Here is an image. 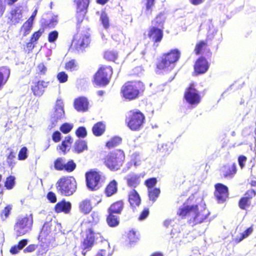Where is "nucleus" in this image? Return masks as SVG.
<instances>
[{"label": "nucleus", "instance_id": "nucleus-56", "mask_svg": "<svg viewBox=\"0 0 256 256\" xmlns=\"http://www.w3.org/2000/svg\"><path fill=\"white\" fill-rule=\"evenodd\" d=\"M64 115V112L63 107L59 106L54 111V117L56 120H59L62 118Z\"/></svg>", "mask_w": 256, "mask_h": 256}, {"label": "nucleus", "instance_id": "nucleus-63", "mask_svg": "<svg viewBox=\"0 0 256 256\" xmlns=\"http://www.w3.org/2000/svg\"><path fill=\"white\" fill-rule=\"evenodd\" d=\"M47 198L52 203H54L56 202V197L54 192H50L46 196Z\"/></svg>", "mask_w": 256, "mask_h": 256}, {"label": "nucleus", "instance_id": "nucleus-37", "mask_svg": "<svg viewBox=\"0 0 256 256\" xmlns=\"http://www.w3.org/2000/svg\"><path fill=\"white\" fill-rule=\"evenodd\" d=\"M106 216V222L110 227H116L119 224L120 221L118 217L115 215V214L108 212Z\"/></svg>", "mask_w": 256, "mask_h": 256}, {"label": "nucleus", "instance_id": "nucleus-52", "mask_svg": "<svg viewBox=\"0 0 256 256\" xmlns=\"http://www.w3.org/2000/svg\"><path fill=\"white\" fill-rule=\"evenodd\" d=\"M157 178H150L146 179L144 182V185L148 189L154 188V186L157 183Z\"/></svg>", "mask_w": 256, "mask_h": 256}, {"label": "nucleus", "instance_id": "nucleus-53", "mask_svg": "<svg viewBox=\"0 0 256 256\" xmlns=\"http://www.w3.org/2000/svg\"><path fill=\"white\" fill-rule=\"evenodd\" d=\"M75 134L78 138H84L87 136V132L84 126L78 127L76 130Z\"/></svg>", "mask_w": 256, "mask_h": 256}, {"label": "nucleus", "instance_id": "nucleus-59", "mask_svg": "<svg viewBox=\"0 0 256 256\" xmlns=\"http://www.w3.org/2000/svg\"><path fill=\"white\" fill-rule=\"evenodd\" d=\"M58 33L56 30H53L48 34V41L50 42H54L58 38Z\"/></svg>", "mask_w": 256, "mask_h": 256}, {"label": "nucleus", "instance_id": "nucleus-54", "mask_svg": "<svg viewBox=\"0 0 256 256\" xmlns=\"http://www.w3.org/2000/svg\"><path fill=\"white\" fill-rule=\"evenodd\" d=\"M100 20L104 28L108 29L110 27L109 18L105 13H102L100 16Z\"/></svg>", "mask_w": 256, "mask_h": 256}, {"label": "nucleus", "instance_id": "nucleus-5", "mask_svg": "<svg viewBox=\"0 0 256 256\" xmlns=\"http://www.w3.org/2000/svg\"><path fill=\"white\" fill-rule=\"evenodd\" d=\"M145 120L144 114L138 109L129 110L125 118L127 126L132 131H138L142 129Z\"/></svg>", "mask_w": 256, "mask_h": 256}, {"label": "nucleus", "instance_id": "nucleus-44", "mask_svg": "<svg viewBox=\"0 0 256 256\" xmlns=\"http://www.w3.org/2000/svg\"><path fill=\"white\" fill-rule=\"evenodd\" d=\"M33 24L26 21L20 28V32H22V36H26L28 34L32 29Z\"/></svg>", "mask_w": 256, "mask_h": 256}, {"label": "nucleus", "instance_id": "nucleus-31", "mask_svg": "<svg viewBox=\"0 0 256 256\" xmlns=\"http://www.w3.org/2000/svg\"><path fill=\"white\" fill-rule=\"evenodd\" d=\"M118 192V182L115 180L110 182L106 185L104 192L107 197H110Z\"/></svg>", "mask_w": 256, "mask_h": 256}, {"label": "nucleus", "instance_id": "nucleus-38", "mask_svg": "<svg viewBox=\"0 0 256 256\" xmlns=\"http://www.w3.org/2000/svg\"><path fill=\"white\" fill-rule=\"evenodd\" d=\"M253 232L252 226H250L246 228L243 232L240 234V237H236L232 239V241L236 244H238L243 240L248 237Z\"/></svg>", "mask_w": 256, "mask_h": 256}, {"label": "nucleus", "instance_id": "nucleus-47", "mask_svg": "<svg viewBox=\"0 0 256 256\" xmlns=\"http://www.w3.org/2000/svg\"><path fill=\"white\" fill-rule=\"evenodd\" d=\"M104 58L108 61L114 62L118 57V53L114 50H106L104 55Z\"/></svg>", "mask_w": 256, "mask_h": 256}, {"label": "nucleus", "instance_id": "nucleus-61", "mask_svg": "<svg viewBox=\"0 0 256 256\" xmlns=\"http://www.w3.org/2000/svg\"><path fill=\"white\" fill-rule=\"evenodd\" d=\"M156 0H146V10L149 12L150 14H151L152 11V7L154 4Z\"/></svg>", "mask_w": 256, "mask_h": 256}, {"label": "nucleus", "instance_id": "nucleus-64", "mask_svg": "<svg viewBox=\"0 0 256 256\" xmlns=\"http://www.w3.org/2000/svg\"><path fill=\"white\" fill-rule=\"evenodd\" d=\"M92 220L90 222L94 224H96L100 220V216L98 212H93L90 215Z\"/></svg>", "mask_w": 256, "mask_h": 256}, {"label": "nucleus", "instance_id": "nucleus-45", "mask_svg": "<svg viewBox=\"0 0 256 256\" xmlns=\"http://www.w3.org/2000/svg\"><path fill=\"white\" fill-rule=\"evenodd\" d=\"M64 160L61 158L58 157L56 158L54 162V168L58 171L64 170Z\"/></svg>", "mask_w": 256, "mask_h": 256}, {"label": "nucleus", "instance_id": "nucleus-33", "mask_svg": "<svg viewBox=\"0 0 256 256\" xmlns=\"http://www.w3.org/2000/svg\"><path fill=\"white\" fill-rule=\"evenodd\" d=\"M80 212L84 214H88L92 208L91 202L88 199L82 200L78 204Z\"/></svg>", "mask_w": 256, "mask_h": 256}, {"label": "nucleus", "instance_id": "nucleus-58", "mask_svg": "<svg viewBox=\"0 0 256 256\" xmlns=\"http://www.w3.org/2000/svg\"><path fill=\"white\" fill-rule=\"evenodd\" d=\"M111 254L110 248L108 246L105 249L100 250L95 256H110Z\"/></svg>", "mask_w": 256, "mask_h": 256}, {"label": "nucleus", "instance_id": "nucleus-24", "mask_svg": "<svg viewBox=\"0 0 256 256\" xmlns=\"http://www.w3.org/2000/svg\"><path fill=\"white\" fill-rule=\"evenodd\" d=\"M50 232V226L48 222L44 223L38 236V239L39 242L43 244H47L48 242V237L49 236Z\"/></svg>", "mask_w": 256, "mask_h": 256}, {"label": "nucleus", "instance_id": "nucleus-41", "mask_svg": "<svg viewBox=\"0 0 256 256\" xmlns=\"http://www.w3.org/2000/svg\"><path fill=\"white\" fill-rule=\"evenodd\" d=\"M160 193V190L158 188L148 189V194L149 200L152 202H155L158 198Z\"/></svg>", "mask_w": 256, "mask_h": 256}, {"label": "nucleus", "instance_id": "nucleus-11", "mask_svg": "<svg viewBox=\"0 0 256 256\" xmlns=\"http://www.w3.org/2000/svg\"><path fill=\"white\" fill-rule=\"evenodd\" d=\"M90 0H73L76 7V18L78 28L83 21L90 3Z\"/></svg>", "mask_w": 256, "mask_h": 256}, {"label": "nucleus", "instance_id": "nucleus-12", "mask_svg": "<svg viewBox=\"0 0 256 256\" xmlns=\"http://www.w3.org/2000/svg\"><path fill=\"white\" fill-rule=\"evenodd\" d=\"M184 98L186 102L192 106L198 105L201 100V97L197 90L194 88V84L190 83L185 90Z\"/></svg>", "mask_w": 256, "mask_h": 256}, {"label": "nucleus", "instance_id": "nucleus-42", "mask_svg": "<svg viewBox=\"0 0 256 256\" xmlns=\"http://www.w3.org/2000/svg\"><path fill=\"white\" fill-rule=\"evenodd\" d=\"M12 209V204H7L0 212V218L2 220H6L10 216Z\"/></svg>", "mask_w": 256, "mask_h": 256}, {"label": "nucleus", "instance_id": "nucleus-30", "mask_svg": "<svg viewBox=\"0 0 256 256\" xmlns=\"http://www.w3.org/2000/svg\"><path fill=\"white\" fill-rule=\"evenodd\" d=\"M22 14L18 8L11 10L10 16L8 17L9 22L10 24H16L22 20Z\"/></svg>", "mask_w": 256, "mask_h": 256}, {"label": "nucleus", "instance_id": "nucleus-16", "mask_svg": "<svg viewBox=\"0 0 256 256\" xmlns=\"http://www.w3.org/2000/svg\"><path fill=\"white\" fill-rule=\"evenodd\" d=\"M194 52L196 55L205 56L210 58L212 54V52L209 48L208 40H200L196 44L194 48Z\"/></svg>", "mask_w": 256, "mask_h": 256}, {"label": "nucleus", "instance_id": "nucleus-43", "mask_svg": "<svg viewBox=\"0 0 256 256\" xmlns=\"http://www.w3.org/2000/svg\"><path fill=\"white\" fill-rule=\"evenodd\" d=\"M138 236V234L134 230H130L127 234V237L129 244H132L137 242L139 240Z\"/></svg>", "mask_w": 256, "mask_h": 256}, {"label": "nucleus", "instance_id": "nucleus-27", "mask_svg": "<svg viewBox=\"0 0 256 256\" xmlns=\"http://www.w3.org/2000/svg\"><path fill=\"white\" fill-rule=\"evenodd\" d=\"M10 71L9 68L6 66L0 67V90L8 82Z\"/></svg>", "mask_w": 256, "mask_h": 256}, {"label": "nucleus", "instance_id": "nucleus-6", "mask_svg": "<svg viewBox=\"0 0 256 256\" xmlns=\"http://www.w3.org/2000/svg\"><path fill=\"white\" fill-rule=\"evenodd\" d=\"M56 188L62 195L71 196L76 192L77 188L76 180L72 176H62L57 182Z\"/></svg>", "mask_w": 256, "mask_h": 256}, {"label": "nucleus", "instance_id": "nucleus-48", "mask_svg": "<svg viewBox=\"0 0 256 256\" xmlns=\"http://www.w3.org/2000/svg\"><path fill=\"white\" fill-rule=\"evenodd\" d=\"M48 68L43 62L38 64L36 68V76H40L45 75L47 72Z\"/></svg>", "mask_w": 256, "mask_h": 256}, {"label": "nucleus", "instance_id": "nucleus-35", "mask_svg": "<svg viewBox=\"0 0 256 256\" xmlns=\"http://www.w3.org/2000/svg\"><path fill=\"white\" fill-rule=\"evenodd\" d=\"M105 130L106 126L102 122L95 124L92 128V133L96 136H102Z\"/></svg>", "mask_w": 256, "mask_h": 256}, {"label": "nucleus", "instance_id": "nucleus-9", "mask_svg": "<svg viewBox=\"0 0 256 256\" xmlns=\"http://www.w3.org/2000/svg\"><path fill=\"white\" fill-rule=\"evenodd\" d=\"M30 89L32 94L36 97H40L45 92L46 89L50 84V82L40 79L35 76L30 82Z\"/></svg>", "mask_w": 256, "mask_h": 256}, {"label": "nucleus", "instance_id": "nucleus-57", "mask_svg": "<svg viewBox=\"0 0 256 256\" xmlns=\"http://www.w3.org/2000/svg\"><path fill=\"white\" fill-rule=\"evenodd\" d=\"M57 79L60 83H64L68 81V76L64 72H61L58 74Z\"/></svg>", "mask_w": 256, "mask_h": 256}, {"label": "nucleus", "instance_id": "nucleus-55", "mask_svg": "<svg viewBox=\"0 0 256 256\" xmlns=\"http://www.w3.org/2000/svg\"><path fill=\"white\" fill-rule=\"evenodd\" d=\"M73 126L68 123H64L60 128V130L64 134H66L72 130Z\"/></svg>", "mask_w": 256, "mask_h": 256}, {"label": "nucleus", "instance_id": "nucleus-29", "mask_svg": "<svg viewBox=\"0 0 256 256\" xmlns=\"http://www.w3.org/2000/svg\"><path fill=\"white\" fill-rule=\"evenodd\" d=\"M140 176L138 174L132 173L129 174L127 177L125 178V180L126 181L128 186L134 189L140 183Z\"/></svg>", "mask_w": 256, "mask_h": 256}, {"label": "nucleus", "instance_id": "nucleus-51", "mask_svg": "<svg viewBox=\"0 0 256 256\" xmlns=\"http://www.w3.org/2000/svg\"><path fill=\"white\" fill-rule=\"evenodd\" d=\"M28 150L26 146L22 147L18 153V158L19 160H26L28 157Z\"/></svg>", "mask_w": 256, "mask_h": 256}, {"label": "nucleus", "instance_id": "nucleus-28", "mask_svg": "<svg viewBox=\"0 0 256 256\" xmlns=\"http://www.w3.org/2000/svg\"><path fill=\"white\" fill-rule=\"evenodd\" d=\"M88 150L87 142L84 140H78L74 143L72 152L76 154H80Z\"/></svg>", "mask_w": 256, "mask_h": 256}, {"label": "nucleus", "instance_id": "nucleus-32", "mask_svg": "<svg viewBox=\"0 0 256 256\" xmlns=\"http://www.w3.org/2000/svg\"><path fill=\"white\" fill-rule=\"evenodd\" d=\"M72 142L73 140L71 136H66L64 140L59 145V149L64 154H66L70 151Z\"/></svg>", "mask_w": 256, "mask_h": 256}, {"label": "nucleus", "instance_id": "nucleus-13", "mask_svg": "<svg viewBox=\"0 0 256 256\" xmlns=\"http://www.w3.org/2000/svg\"><path fill=\"white\" fill-rule=\"evenodd\" d=\"M94 232L92 228H89L86 230V237L84 238L80 245L82 250V253L86 256V253L91 250L95 242Z\"/></svg>", "mask_w": 256, "mask_h": 256}, {"label": "nucleus", "instance_id": "nucleus-23", "mask_svg": "<svg viewBox=\"0 0 256 256\" xmlns=\"http://www.w3.org/2000/svg\"><path fill=\"white\" fill-rule=\"evenodd\" d=\"M89 102L86 98L80 96L74 99V106L78 112H86L88 110Z\"/></svg>", "mask_w": 256, "mask_h": 256}, {"label": "nucleus", "instance_id": "nucleus-39", "mask_svg": "<svg viewBox=\"0 0 256 256\" xmlns=\"http://www.w3.org/2000/svg\"><path fill=\"white\" fill-rule=\"evenodd\" d=\"M57 24V20L54 18L50 20H43L41 22L40 29L44 30L54 28Z\"/></svg>", "mask_w": 256, "mask_h": 256}, {"label": "nucleus", "instance_id": "nucleus-26", "mask_svg": "<svg viewBox=\"0 0 256 256\" xmlns=\"http://www.w3.org/2000/svg\"><path fill=\"white\" fill-rule=\"evenodd\" d=\"M124 206V201L122 200H119L114 202L110 204L108 209V212L119 214L122 213Z\"/></svg>", "mask_w": 256, "mask_h": 256}, {"label": "nucleus", "instance_id": "nucleus-62", "mask_svg": "<svg viewBox=\"0 0 256 256\" xmlns=\"http://www.w3.org/2000/svg\"><path fill=\"white\" fill-rule=\"evenodd\" d=\"M52 140L54 142H58L61 140V134L60 132L56 130L52 134Z\"/></svg>", "mask_w": 256, "mask_h": 256}, {"label": "nucleus", "instance_id": "nucleus-1", "mask_svg": "<svg viewBox=\"0 0 256 256\" xmlns=\"http://www.w3.org/2000/svg\"><path fill=\"white\" fill-rule=\"evenodd\" d=\"M194 196L188 197L183 206L178 208V215L182 218H188V222L192 226L200 224L206 221L210 212L205 206L200 204H194Z\"/></svg>", "mask_w": 256, "mask_h": 256}, {"label": "nucleus", "instance_id": "nucleus-34", "mask_svg": "<svg viewBox=\"0 0 256 256\" xmlns=\"http://www.w3.org/2000/svg\"><path fill=\"white\" fill-rule=\"evenodd\" d=\"M7 150L9 152L6 155V162L8 167L12 169L16 162V152L10 148H8Z\"/></svg>", "mask_w": 256, "mask_h": 256}, {"label": "nucleus", "instance_id": "nucleus-7", "mask_svg": "<svg viewBox=\"0 0 256 256\" xmlns=\"http://www.w3.org/2000/svg\"><path fill=\"white\" fill-rule=\"evenodd\" d=\"M112 74L113 69L111 66L101 65L93 76V84L98 86H107L110 82Z\"/></svg>", "mask_w": 256, "mask_h": 256}, {"label": "nucleus", "instance_id": "nucleus-36", "mask_svg": "<svg viewBox=\"0 0 256 256\" xmlns=\"http://www.w3.org/2000/svg\"><path fill=\"white\" fill-rule=\"evenodd\" d=\"M165 22V18L162 14L160 13L158 14L154 20L152 21V26H155L157 28L164 29V22Z\"/></svg>", "mask_w": 256, "mask_h": 256}, {"label": "nucleus", "instance_id": "nucleus-14", "mask_svg": "<svg viewBox=\"0 0 256 256\" xmlns=\"http://www.w3.org/2000/svg\"><path fill=\"white\" fill-rule=\"evenodd\" d=\"M214 196L218 203H223L228 198V187L222 183H216L214 186Z\"/></svg>", "mask_w": 256, "mask_h": 256}, {"label": "nucleus", "instance_id": "nucleus-21", "mask_svg": "<svg viewBox=\"0 0 256 256\" xmlns=\"http://www.w3.org/2000/svg\"><path fill=\"white\" fill-rule=\"evenodd\" d=\"M128 202L130 207L134 210L139 206L141 204V198L138 192L132 189L128 193Z\"/></svg>", "mask_w": 256, "mask_h": 256}, {"label": "nucleus", "instance_id": "nucleus-50", "mask_svg": "<svg viewBox=\"0 0 256 256\" xmlns=\"http://www.w3.org/2000/svg\"><path fill=\"white\" fill-rule=\"evenodd\" d=\"M78 64L75 60H71L66 63L64 68L70 71L76 70L78 69Z\"/></svg>", "mask_w": 256, "mask_h": 256}, {"label": "nucleus", "instance_id": "nucleus-2", "mask_svg": "<svg viewBox=\"0 0 256 256\" xmlns=\"http://www.w3.org/2000/svg\"><path fill=\"white\" fill-rule=\"evenodd\" d=\"M181 52L178 48H172L162 54L156 64V70L162 72L173 68L179 61Z\"/></svg>", "mask_w": 256, "mask_h": 256}, {"label": "nucleus", "instance_id": "nucleus-17", "mask_svg": "<svg viewBox=\"0 0 256 256\" xmlns=\"http://www.w3.org/2000/svg\"><path fill=\"white\" fill-rule=\"evenodd\" d=\"M148 37L154 44L160 42L164 37V30L155 26H150L148 30Z\"/></svg>", "mask_w": 256, "mask_h": 256}, {"label": "nucleus", "instance_id": "nucleus-10", "mask_svg": "<svg viewBox=\"0 0 256 256\" xmlns=\"http://www.w3.org/2000/svg\"><path fill=\"white\" fill-rule=\"evenodd\" d=\"M85 176L87 188L92 191L97 190L102 178L100 172L90 170L86 172Z\"/></svg>", "mask_w": 256, "mask_h": 256}, {"label": "nucleus", "instance_id": "nucleus-8", "mask_svg": "<svg viewBox=\"0 0 256 256\" xmlns=\"http://www.w3.org/2000/svg\"><path fill=\"white\" fill-rule=\"evenodd\" d=\"M33 224V216L32 214L26 215L23 218H18L14 226V230L16 236H20L27 234L32 230Z\"/></svg>", "mask_w": 256, "mask_h": 256}, {"label": "nucleus", "instance_id": "nucleus-18", "mask_svg": "<svg viewBox=\"0 0 256 256\" xmlns=\"http://www.w3.org/2000/svg\"><path fill=\"white\" fill-rule=\"evenodd\" d=\"M210 64L206 59L203 56L197 58L194 66V72L196 75L206 73L208 70Z\"/></svg>", "mask_w": 256, "mask_h": 256}, {"label": "nucleus", "instance_id": "nucleus-22", "mask_svg": "<svg viewBox=\"0 0 256 256\" xmlns=\"http://www.w3.org/2000/svg\"><path fill=\"white\" fill-rule=\"evenodd\" d=\"M44 32V30L40 28L32 34L29 41L26 44V47L28 52H32L36 47L38 40Z\"/></svg>", "mask_w": 256, "mask_h": 256}, {"label": "nucleus", "instance_id": "nucleus-3", "mask_svg": "<svg viewBox=\"0 0 256 256\" xmlns=\"http://www.w3.org/2000/svg\"><path fill=\"white\" fill-rule=\"evenodd\" d=\"M144 90V85L140 81H127L122 86L121 96L126 100L132 101L138 98Z\"/></svg>", "mask_w": 256, "mask_h": 256}, {"label": "nucleus", "instance_id": "nucleus-19", "mask_svg": "<svg viewBox=\"0 0 256 256\" xmlns=\"http://www.w3.org/2000/svg\"><path fill=\"white\" fill-rule=\"evenodd\" d=\"M220 175L225 178H232L237 172L236 164L234 162L224 164L220 170Z\"/></svg>", "mask_w": 256, "mask_h": 256}, {"label": "nucleus", "instance_id": "nucleus-49", "mask_svg": "<svg viewBox=\"0 0 256 256\" xmlns=\"http://www.w3.org/2000/svg\"><path fill=\"white\" fill-rule=\"evenodd\" d=\"M64 170L68 172H71L76 168V164L74 160H70L66 163H64Z\"/></svg>", "mask_w": 256, "mask_h": 256}, {"label": "nucleus", "instance_id": "nucleus-60", "mask_svg": "<svg viewBox=\"0 0 256 256\" xmlns=\"http://www.w3.org/2000/svg\"><path fill=\"white\" fill-rule=\"evenodd\" d=\"M149 213V209L148 208H144L140 213L138 218V220H144L148 217Z\"/></svg>", "mask_w": 256, "mask_h": 256}, {"label": "nucleus", "instance_id": "nucleus-15", "mask_svg": "<svg viewBox=\"0 0 256 256\" xmlns=\"http://www.w3.org/2000/svg\"><path fill=\"white\" fill-rule=\"evenodd\" d=\"M256 196V191L254 189L247 190L244 196L238 202V206L242 210H246L251 206V200Z\"/></svg>", "mask_w": 256, "mask_h": 256}, {"label": "nucleus", "instance_id": "nucleus-46", "mask_svg": "<svg viewBox=\"0 0 256 256\" xmlns=\"http://www.w3.org/2000/svg\"><path fill=\"white\" fill-rule=\"evenodd\" d=\"M16 178L13 176H9L6 178L4 184L6 188L10 190H12L15 185Z\"/></svg>", "mask_w": 256, "mask_h": 256}, {"label": "nucleus", "instance_id": "nucleus-4", "mask_svg": "<svg viewBox=\"0 0 256 256\" xmlns=\"http://www.w3.org/2000/svg\"><path fill=\"white\" fill-rule=\"evenodd\" d=\"M126 159L124 151L116 149L108 152L102 158L104 164L110 170L116 172L120 170Z\"/></svg>", "mask_w": 256, "mask_h": 256}, {"label": "nucleus", "instance_id": "nucleus-20", "mask_svg": "<svg viewBox=\"0 0 256 256\" xmlns=\"http://www.w3.org/2000/svg\"><path fill=\"white\" fill-rule=\"evenodd\" d=\"M90 44V40L85 36L80 37L78 39L74 38L72 40L74 48L78 52L84 51Z\"/></svg>", "mask_w": 256, "mask_h": 256}, {"label": "nucleus", "instance_id": "nucleus-25", "mask_svg": "<svg viewBox=\"0 0 256 256\" xmlns=\"http://www.w3.org/2000/svg\"><path fill=\"white\" fill-rule=\"evenodd\" d=\"M72 204L70 202L63 199L58 202L54 206V210L56 213L64 212L68 214L71 210Z\"/></svg>", "mask_w": 256, "mask_h": 256}, {"label": "nucleus", "instance_id": "nucleus-40", "mask_svg": "<svg viewBox=\"0 0 256 256\" xmlns=\"http://www.w3.org/2000/svg\"><path fill=\"white\" fill-rule=\"evenodd\" d=\"M122 142V138L120 137L113 136L106 142V146L108 148L111 149L118 146Z\"/></svg>", "mask_w": 256, "mask_h": 256}]
</instances>
